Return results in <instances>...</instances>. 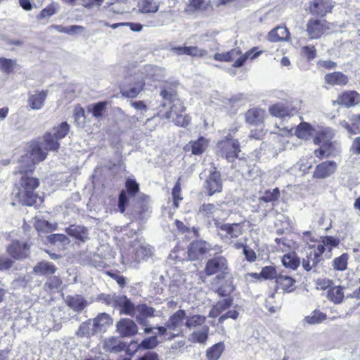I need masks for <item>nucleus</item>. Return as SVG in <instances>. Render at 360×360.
I'll return each instance as SVG.
<instances>
[{
    "instance_id": "12",
    "label": "nucleus",
    "mask_w": 360,
    "mask_h": 360,
    "mask_svg": "<svg viewBox=\"0 0 360 360\" xmlns=\"http://www.w3.org/2000/svg\"><path fill=\"white\" fill-rule=\"evenodd\" d=\"M335 6L333 0H313L309 4V11L313 15L323 18L332 13Z\"/></svg>"
},
{
    "instance_id": "29",
    "label": "nucleus",
    "mask_w": 360,
    "mask_h": 360,
    "mask_svg": "<svg viewBox=\"0 0 360 360\" xmlns=\"http://www.w3.org/2000/svg\"><path fill=\"white\" fill-rule=\"evenodd\" d=\"M66 304L75 311H82L87 305L86 300L80 295H68L65 300Z\"/></svg>"
},
{
    "instance_id": "3",
    "label": "nucleus",
    "mask_w": 360,
    "mask_h": 360,
    "mask_svg": "<svg viewBox=\"0 0 360 360\" xmlns=\"http://www.w3.org/2000/svg\"><path fill=\"white\" fill-rule=\"evenodd\" d=\"M32 173L31 172L17 173L16 169L13 172L14 174H20L21 177L13 190V200L15 201L13 205L18 203L31 207L37 203L39 195L35 190L39 186L40 182L38 178L29 176Z\"/></svg>"
},
{
    "instance_id": "35",
    "label": "nucleus",
    "mask_w": 360,
    "mask_h": 360,
    "mask_svg": "<svg viewBox=\"0 0 360 360\" xmlns=\"http://www.w3.org/2000/svg\"><path fill=\"white\" fill-rule=\"evenodd\" d=\"M18 66L16 60L0 57V72L3 74L9 75L15 73Z\"/></svg>"
},
{
    "instance_id": "17",
    "label": "nucleus",
    "mask_w": 360,
    "mask_h": 360,
    "mask_svg": "<svg viewBox=\"0 0 360 360\" xmlns=\"http://www.w3.org/2000/svg\"><path fill=\"white\" fill-rule=\"evenodd\" d=\"M116 326L118 333L122 337H131L138 333L136 324L129 319H121L117 323Z\"/></svg>"
},
{
    "instance_id": "7",
    "label": "nucleus",
    "mask_w": 360,
    "mask_h": 360,
    "mask_svg": "<svg viewBox=\"0 0 360 360\" xmlns=\"http://www.w3.org/2000/svg\"><path fill=\"white\" fill-rule=\"evenodd\" d=\"M216 148L217 155L229 162H233L238 159L241 152L240 143L238 139L231 141L227 139H221L217 141Z\"/></svg>"
},
{
    "instance_id": "8",
    "label": "nucleus",
    "mask_w": 360,
    "mask_h": 360,
    "mask_svg": "<svg viewBox=\"0 0 360 360\" xmlns=\"http://www.w3.org/2000/svg\"><path fill=\"white\" fill-rule=\"evenodd\" d=\"M331 23L324 18H311L306 24L305 32L309 39H319L329 34Z\"/></svg>"
},
{
    "instance_id": "6",
    "label": "nucleus",
    "mask_w": 360,
    "mask_h": 360,
    "mask_svg": "<svg viewBox=\"0 0 360 360\" xmlns=\"http://www.w3.org/2000/svg\"><path fill=\"white\" fill-rule=\"evenodd\" d=\"M125 189L118 195L117 207L120 213L124 214L129 205V199L136 197L140 192L139 184L131 178H127L124 183Z\"/></svg>"
},
{
    "instance_id": "47",
    "label": "nucleus",
    "mask_w": 360,
    "mask_h": 360,
    "mask_svg": "<svg viewBox=\"0 0 360 360\" xmlns=\"http://www.w3.org/2000/svg\"><path fill=\"white\" fill-rule=\"evenodd\" d=\"M327 319V316L325 313L320 311L318 309H315L312 311L311 314L304 317V321L308 324H317L325 321Z\"/></svg>"
},
{
    "instance_id": "21",
    "label": "nucleus",
    "mask_w": 360,
    "mask_h": 360,
    "mask_svg": "<svg viewBox=\"0 0 360 360\" xmlns=\"http://www.w3.org/2000/svg\"><path fill=\"white\" fill-rule=\"evenodd\" d=\"M136 311L138 313L136 316V321L141 326H146L147 319L155 316V309L148 306L146 304H139L136 305Z\"/></svg>"
},
{
    "instance_id": "42",
    "label": "nucleus",
    "mask_w": 360,
    "mask_h": 360,
    "mask_svg": "<svg viewBox=\"0 0 360 360\" xmlns=\"http://www.w3.org/2000/svg\"><path fill=\"white\" fill-rule=\"evenodd\" d=\"M107 105V101H99L89 106L87 110L91 112L94 117L100 118L105 113Z\"/></svg>"
},
{
    "instance_id": "27",
    "label": "nucleus",
    "mask_w": 360,
    "mask_h": 360,
    "mask_svg": "<svg viewBox=\"0 0 360 360\" xmlns=\"http://www.w3.org/2000/svg\"><path fill=\"white\" fill-rule=\"evenodd\" d=\"M233 304V299L228 297L216 302L209 311L208 316L210 318H216L219 316L223 311L228 309Z\"/></svg>"
},
{
    "instance_id": "16",
    "label": "nucleus",
    "mask_w": 360,
    "mask_h": 360,
    "mask_svg": "<svg viewBox=\"0 0 360 360\" xmlns=\"http://www.w3.org/2000/svg\"><path fill=\"white\" fill-rule=\"evenodd\" d=\"M337 164L333 160H326L316 165L314 172L313 178L326 179L335 172Z\"/></svg>"
},
{
    "instance_id": "44",
    "label": "nucleus",
    "mask_w": 360,
    "mask_h": 360,
    "mask_svg": "<svg viewBox=\"0 0 360 360\" xmlns=\"http://www.w3.org/2000/svg\"><path fill=\"white\" fill-rule=\"evenodd\" d=\"M46 97L45 91H40L39 94L32 95L28 99L30 108L34 110L40 109Z\"/></svg>"
},
{
    "instance_id": "62",
    "label": "nucleus",
    "mask_w": 360,
    "mask_h": 360,
    "mask_svg": "<svg viewBox=\"0 0 360 360\" xmlns=\"http://www.w3.org/2000/svg\"><path fill=\"white\" fill-rule=\"evenodd\" d=\"M321 242L324 247L328 248L330 250L333 248L337 247L339 245L340 240L330 236H326L322 238Z\"/></svg>"
},
{
    "instance_id": "61",
    "label": "nucleus",
    "mask_w": 360,
    "mask_h": 360,
    "mask_svg": "<svg viewBox=\"0 0 360 360\" xmlns=\"http://www.w3.org/2000/svg\"><path fill=\"white\" fill-rule=\"evenodd\" d=\"M326 251V248L321 242V240L318 243L316 248L314 251H311V255H314V259H315V263H319L322 259V255Z\"/></svg>"
},
{
    "instance_id": "23",
    "label": "nucleus",
    "mask_w": 360,
    "mask_h": 360,
    "mask_svg": "<svg viewBox=\"0 0 360 360\" xmlns=\"http://www.w3.org/2000/svg\"><path fill=\"white\" fill-rule=\"evenodd\" d=\"M172 51L176 54L191 56L192 57H203L206 54V51L203 49H200L197 46H174L172 48Z\"/></svg>"
},
{
    "instance_id": "24",
    "label": "nucleus",
    "mask_w": 360,
    "mask_h": 360,
    "mask_svg": "<svg viewBox=\"0 0 360 360\" xmlns=\"http://www.w3.org/2000/svg\"><path fill=\"white\" fill-rule=\"evenodd\" d=\"M360 103V94L357 91H344L338 98V103L347 108Z\"/></svg>"
},
{
    "instance_id": "32",
    "label": "nucleus",
    "mask_w": 360,
    "mask_h": 360,
    "mask_svg": "<svg viewBox=\"0 0 360 360\" xmlns=\"http://www.w3.org/2000/svg\"><path fill=\"white\" fill-rule=\"evenodd\" d=\"M116 304L120 307V314L133 316L136 311V306L127 298V296H123L116 301Z\"/></svg>"
},
{
    "instance_id": "10",
    "label": "nucleus",
    "mask_w": 360,
    "mask_h": 360,
    "mask_svg": "<svg viewBox=\"0 0 360 360\" xmlns=\"http://www.w3.org/2000/svg\"><path fill=\"white\" fill-rule=\"evenodd\" d=\"M203 186L205 194L208 197L222 192L223 180L221 174L214 165H212V169L210 172L209 175L205 180Z\"/></svg>"
},
{
    "instance_id": "57",
    "label": "nucleus",
    "mask_w": 360,
    "mask_h": 360,
    "mask_svg": "<svg viewBox=\"0 0 360 360\" xmlns=\"http://www.w3.org/2000/svg\"><path fill=\"white\" fill-rule=\"evenodd\" d=\"M216 210L213 203H204L199 207L198 213L203 217L210 218L213 217Z\"/></svg>"
},
{
    "instance_id": "14",
    "label": "nucleus",
    "mask_w": 360,
    "mask_h": 360,
    "mask_svg": "<svg viewBox=\"0 0 360 360\" xmlns=\"http://www.w3.org/2000/svg\"><path fill=\"white\" fill-rule=\"evenodd\" d=\"M160 341H159L158 335H152L144 338L140 343L137 341L132 340L129 345V347L127 349V352L131 355H133L136 352L139 350H149L156 348Z\"/></svg>"
},
{
    "instance_id": "34",
    "label": "nucleus",
    "mask_w": 360,
    "mask_h": 360,
    "mask_svg": "<svg viewBox=\"0 0 360 360\" xmlns=\"http://www.w3.org/2000/svg\"><path fill=\"white\" fill-rule=\"evenodd\" d=\"M292 110L283 103H275L269 106V113L276 117L283 118L291 115Z\"/></svg>"
},
{
    "instance_id": "53",
    "label": "nucleus",
    "mask_w": 360,
    "mask_h": 360,
    "mask_svg": "<svg viewBox=\"0 0 360 360\" xmlns=\"http://www.w3.org/2000/svg\"><path fill=\"white\" fill-rule=\"evenodd\" d=\"M38 232L49 233L56 229V224H52L46 220H39L35 224Z\"/></svg>"
},
{
    "instance_id": "51",
    "label": "nucleus",
    "mask_w": 360,
    "mask_h": 360,
    "mask_svg": "<svg viewBox=\"0 0 360 360\" xmlns=\"http://www.w3.org/2000/svg\"><path fill=\"white\" fill-rule=\"evenodd\" d=\"M44 142L46 144V150L57 151L60 147L58 139H56L54 135L50 132H47L44 136Z\"/></svg>"
},
{
    "instance_id": "25",
    "label": "nucleus",
    "mask_w": 360,
    "mask_h": 360,
    "mask_svg": "<svg viewBox=\"0 0 360 360\" xmlns=\"http://www.w3.org/2000/svg\"><path fill=\"white\" fill-rule=\"evenodd\" d=\"M94 330L98 332L105 331L112 324V319L106 313H101L93 319Z\"/></svg>"
},
{
    "instance_id": "50",
    "label": "nucleus",
    "mask_w": 360,
    "mask_h": 360,
    "mask_svg": "<svg viewBox=\"0 0 360 360\" xmlns=\"http://www.w3.org/2000/svg\"><path fill=\"white\" fill-rule=\"evenodd\" d=\"M349 255L343 253L340 256L335 257L333 261V267L336 271H345L347 269Z\"/></svg>"
},
{
    "instance_id": "36",
    "label": "nucleus",
    "mask_w": 360,
    "mask_h": 360,
    "mask_svg": "<svg viewBox=\"0 0 360 360\" xmlns=\"http://www.w3.org/2000/svg\"><path fill=\"white\" fill-rule=\"evenodd\" d=\"M314 129L312 126L306 122H301L295 129V135L303 140H309L312 136Z\"/></svg>"
},
{
    "instance_id": "63",
    "label": "nucleus",
    "mask_w": 360,
    "mask_h": 360,
    "mask_svg": "<svg viewBox=\"0 0 360 360\" xmlns=\"http://www.w3.org/2000/svg\"><path fill=\"white\" fill-rule=\"evenodd\" d=\"M257 128L255 129H252L250 131L249 137L250 139H256V140H261L262 139L265 134V130H264V125H259L257 126Z\"/></svg>"
},
{
    "instance_id": "64",
    "label": "nucleus",
    "mask_w": 360,
    "mask_h": 360,
    "mask_svg": "<svg viewBox=\"0 0 360 360\" xmlns=\"http://www.w3.org/2000/svg\"><path fill=\"white\" fill-rule=\"evenodd\" d=\"M319 263H315V259H314V255H311V252H310L306 257L302 259V266L303 268L309 271L314 266H316Z\"/></svg>"
},
{
    "instance_id": "30",
    "label": "nucleus",
    "mask_w": 360,
    "mask_h": 360,
    "mask_svg": "<svg viewBox=\"0 0 360 360\" xmlns=\"http://www.w3.org/2000/svg\"><path fill=\"white\" fill-rule=\"evenodd\" d=\"M281 262L284 267L290 270H296L300 265V259L295 252L284 254L281 257Z\"/></svg>"
},
{
    "instance_id": "41",
    "label": "nucleus",
    "mask_w": 360,
    "mask_h": 360,
    "mask_svg": "<svg viewBox=\"0 0 360 360\" xmlns=\"http://www.w3.org/2000/svg\"><path fill=\"white\" fill-rule=\"evenodd\" d=\"M206 321V317L200 314H194L186 317L185 326L187 328L191 329L203 325Z\"/></svg>"
},
{
    "instance_id": "43",
    "label": "nucleus",
    "mask_w": 360,
    "mask_h": 360,
    "mask_svg": "<svg viewBox=\"0 0 360 360\" xmlns=\"http://www.w3.org/2000/svg\"><path fill=\"white\" fill-rule=\"evenodd\" d=\"M63 283L61 278L58 276L51 275L44 285V288L47 292L57 290Z\"/></svg>"
},
{
    "instance_id": "13",
    "label": "nucleus",
    "mask_w": 360,
    "mask_h": 360,
    "mask_svg": "<svg viewBox=\"0 0 360 360\" xmlns=\"http://www.w3.org/2000/svg\"><path fill=\"white\" fill-rule=\"evenodd\" d=\"M212 250V246L203 240H194L188 246V257L191 261H196L200 257L207 254Z\"/></svg>"
},
{
    "instance_id": "46",
    "label": "nucleus",
    "mask_w": 360,
    "mask_h": 360,
    "mask_svg": "<svg viewBox=\"0 0 360 360\" xmlns=\"http://www.w3.org/2000/svg\"><path fill=\"white\" fill-rule=\"evenodd\" d=\"M181 178L179 177L172 190L173 207L174 208H178L179 207L180 202L183 200V197L181 196Z\"/></svg>"
},
{
    "instance_id": "2",
    "label": "nucleus",
    "mask_w": 360,
    "mask_h": 360,
    "mask_svg": "<svg viewBox=\"0 0 360 360\" xmlns=\"http://www.w3.org/2000/svg\"><path fill=\"white\" fill-rule=\"evenodd\" d=\"M162 103L158 110L157 116L161 120L172 119L179 127H187L191 120L186 112V108L179 98L176 91H160Z\"/></svg>"
},
{
    "instance_id": "22",
    "label": "nucleus",
    "mask_w": 360,
    "mask_h": 360,
    "mask_svg": "<svg viewBox=\"0 0 360 360\" xmlns=\"http://www.w3.org/2000/svg\"><path fill=\"white\" fill-rule=\"evenodd\" d=\"M57 271L56 265L47 261L38 262L33 268V272L39 276H49L53 275Z\"/></svg>"
},
{
    "instance_id": "49",
    "label": "nucleus",
    "mask_w": 360,
    "mask_h": 360,
    "mask_svg": "<svg viewBox=\"0 0 360 360\" xmlns=\"http://www.w3.org/2000/svg\"><path fill=\"white\" fill-rule=\"evenodd\" d=\"M281 196V192L278 188H275L272 191L268 189L264 193V195L260 197V201L264 202H274L277 201Z\"/></svg>"
},
{
    "instance_id": "5",
    "label": "nucleus",
    "mask_w": 360,
    "mask_h": 360,
    "mask_svg": "<svg viewBox=\"0 0 360 360\" xmlns=\"http://www.w3.org/2000/svg\"><path fill=\"white\" fill-rule=\"evenodd\" d=\"M47 156V151L41 146L36 142L30 145L28 154L22 155L16 168V172L23 173L26 172H34L35 165L43 161Z\"/></svg>"
},
{
    "instance_id": "40",
    "label": "nucleus",
    "mask_w": 360,
    "mask_h": 360,
    "mask_svg": "<svg viewBox=\"0 0 360 360\" xmlns=\"http://www.w3.org/2000/svg\"><path fill=\"white\" fill-rule=\"evenodd\" d=\"M91 319L87 320L82 323L77 331V335L81 338L83 337H91L94 335L97 332L94 330V326L91 327Z\"/></svg>"
},
{
    "instance_id": "20",
    "label": "nucleus",
    "mask_w": 360,
    "mask_h": 360,
    "mask_svg": "<svg viewBox=\"0 0 360 360\" xmlns=\"http://www.w3.org/2000/svg\"><path fill=\"white\" fill-rule=\"evenodd\" d=\"M324 82L330 86H345L349 82V77L342 72L335 71L324 76Z\"/></svg>"
},
{
    "instance_id": "19",
    "label": "nucleus",
    "mask_w": 360,
    "mask_h": 360,
    "mask_svg": "<svg viewBox=\"0 0 360 360\" xmlns=\"http://www.w3.org/2000/svg\"><path fill=\"white\" fill-rule=\"evenodd\" d=\"M276 288L285 292H291L295 288L296 281L292 276L279 274L275 280Z\"/></svg>"
},
{
    "instance_id": "4",
    "label": "nucleus",
    "mask_w": 360,
    "mask_h": 360,
    "mask_svg": "<svg viewBox=\"0 0 360 360\" xmlns=\"http://www.w3.org/2000/svg\"><path fill=\"white\" fill-rule=\"evenodd\" d=\"M186 317V314L185 310L179 309L169 316L168 321L166 322L165 326L146 327L143 329L144 333H151L153 329H156L158 330V335L160 337L163 336L165 337V340H172L176 337L180 335L181 332L172 333L168 332V330H176V329L180 328L182 326Z\"/></svg>"
},
{
    "instance_id": "26",
    "label": "nucleus",
    "mask_w": 360,
    "mask_h": 360,
    "mask_svg": "<svg viewBox=\"0 0 360 360\" xmlns=\"http://www.w3.org/2000/svg\"><path fill=\"white\" fill-rule=\"evenodd\" d=\"M66 231L69 236L80 242L84 243L89 239L88 229L84 226L70 225Z\"/></svg>"
},
{
    "instance_id": "28",
    "label": "nucleus",
    "mask_w": 360,
    "mask_h": 360,
    "mask_svg": "<svg viewBox=\"0 0 360 360\" xmlns=\"http://www.w3.org/2000/svg\"><path fill=\"white\" fill-rule=\"evenodd\" d=\"M344 290L345 287L342 285H334L333 284V286L327 290L326 297L330 302L335 304H340L343 302L345 298Z\"/></svg>"
},
{
    "instance_id": "37",
    "label": "nucleus",
    "mask_w": 360,
    "mask_h": 360,
    "mask_svg": "<svg viewBox=\"0 0 360 360\" xmlns=\"http://www.w3.org/2000/svg\"><path fill=\"white\" fill-rule=\"evenodd\" d=\"M350 120L352 124H349L346 121H342L340 123L341 126L352 135L360 133V113L353 115L350 118Z\"/></svg>"
},
{
    "instance_id": "52",
    "label": "nucleus",
    "mask_w": 360,
    "mask_h": 360,
    "mask_svg": "<svg viewBox=\"0 0 360 360\" xmlns=\"http://www.w3.org/2000/svg\"><path fill=\"white\" fill-rule=\"evenodd\" d=\"M139 8L142 13H148L157 12L159 6L153 0H141Z\"/></svg>"
},
{
    "instance_id": "60",
    "label": "nucleus",
    "mask_w": 360,
    "mask_h": 360,
    "mask_svg": "<svg viewBox=\"0 0 360 360\" xmlns=\"http://www.w3.org/2000/svg\"><path fill=\"white\" fill-rule=\"evenodd\" d=\"M56 12V8L53 4H49L46 8L42 9L41 12L37 15V20H43L49 18Z\"/></svg>"
},
{
    "instance_id": "45",
    "label": "nucleus",
    "mask_w": 360,
    "mask_h": 360,
    "mask_svg": "<svg viewBox=\"0 0 360 360\" xmlns=\"http://www.w3.org/2000/svg\"><path fill=\"white\" fill-rule=\"evenodd\" d=\"M188 6L192 11H206L212 8L210 0H190Z\"/></svg>"
},
{
    "instance_id": "15",
    "label": "nucleus",
    "mask_w": 360,
    "mask_h": 360,
    "mask_svg": "<svg viewBox=\"0 0 360 360\" xmlns=\"http://www.w3.org/2000/svg\"><path fill=\"white\" fill-rule=\"evenodd\" d=\"M265 117V110L258 107L250 108L245 113V122L252 126L264 125Z\"/></svg>"
},
{
    "instance_id": "1",
    "label": "nucleus",
    "mask_w": 360,
    "mask_h": 360,
    "mask_svg": "<svg viewBox=\"0 0 360 360\" xmlns=\"http://www.w3.org/2000/svg\"><path fill=\"white\" fill-rule=\"evenodd\" d=\"M204 273L207 276L216 275L213 283L219 285L216 290L219 297H225L234 290L233 277L225 257L219 255L209 259L206 262Z\"/></svg>"
},
{
    "instance_id": "33",
    "label": "nucleus",
    "mask_w": 360,
    "mask_h": 360,
    "mask_svg": "<svg viewBox=\"0 0 360 360\" xmlns=\"http://www.w3.org/2000/svg\"><path fill=\"white\" fill-rule=\"evenodd\" d=\"M333 137V133L331 129L328 128H323L316 132L313 141L315 144L319 145L323 143L324 145H331L330 140Z\"/></svg>"
},
{
    "instance_id": "9",
    "label": "nucleus",
    "mask_w": 360,
    "mask_h": 360,
    "mask_svg": "<svg viewBox=\"0 0 360 360\" xmlns=\"http://www.w3.org/2000/svg\"><path fill=\"white\" fill-rule=\"evenodd\" d=\"M214 224L220 238L224 242H233L243 233L244 222L223 224L214 219Z\"/></svg>"
},
{
    "instance_id": "59",
    "label": "nucleus",
    "mask_w": 360,
    "mask_h": 360,
    "mask_svg": "<svg viewBox=\"0 0 360 360\" xmlns=\"http://www.w3.org/2000/svg\"><path fill=\"white\" fill-rule=\"evenodd\" d=\"M54 130V136L56 139H62L66 136L70 130V126L66 122H62L59 126L55 127Z\"/></svg>"
},
{
    "instance_id": "31",
    "label": "nucleus",
    "mask_w": 360,
    "mask_h": 360,
    "mask_svg": "<svg viewBox=\"0 0 360 360\" xmlns=\"http://www.w3.org/2000/svg\"><path fill=\"white\" fill-rule=\"evenodd\" d=\"M125 343L115 337L106 338L103 342V349L108 352H119L125 349Z\"/></svg>"
},
{
    "instance_id": "11",
    "label": "nucleus",
    "mask_w": 360,
    "mask_h": 360,
    "mask_svg": "<svg viewBox=\"0 0 360 360\" xmlns=\"http://www.w3.org/2000/svg\"><path fill=\"white\" fill-rule=\"evenodd\" d=\"M31 245L32 243L28 242L12 240L6 247V252L15 260H22L30 256Z\"/></svg>"
},
{
    "instance_id": "55",
    "label": "nucleus",
    "mask_w": 360,
    "mask_h": 360,
    "mask_svg": "<svg viewBox=\"0 0 360 360\" xmlns=\"http://www.w3.org/2000/svg\"><path fill=\"white\" fill-rule=\"evenodd\" d=\"M209 327L204 326L201 330L195 331L192 333L193 340L198 343H205L208 338Z\"/></svg>"
},
{
    "instance_id": "56",
    "label": "nucleus",
    "mask_w": 360,
    "mask_h": 360,
    "mask_svg": "<svg viewBox=\"0 0 360 360\" xmlns=\"http://www.w3.org/2000/svg\"><path fill=\"white\" fill-rule=\"evenodd\" d=\"M235 247L238 249L240 248H243V254H244L245 259L248 262H253L256 260V259H257L256 253L249 246H248L246 245H243L241 243H236Z\"/></svg>"
},
{
    "instance_id": "39",
    "label": "nucleus",
    "mask_w": 360,
    "mask_h": 360,
    "mask_svg": "<svg viewBox=\"0 0 360 360\" xmlns=\"http://www.w3.org/2000/svg\"><path fill=\"white\" fill-rule=\"evenodd\" d=\"M224 351V344L219 342L209 347L206 352L207 360H218Z\"/></svg>"
},
{
    "instance_id": "58",
    "label": "nucleus",
    "mask_w": 360,
    "mask_h": 360,
    "mask_svg": "<svg viewBox=\"0 0 360 360\" xmlns=\"http://www.w3.org/2000/svg\"><path fill=\"white\" fill-rule=\"evenodd\" d=\"M301 54L307 60L311 61L316 58L317 51L314 45L304 46L301 48Z\"/></svg>"
},
{
    "instance_id": "38",
    "label": "nucleus",
    "mask_w": 360,
    "mask_h": 360,
    "mask_svg": "<svg viewBox=\"0 0 360 360\" xmlns=\"http://www.w3.org/2000/svg\"><path fill=\"white\" fill-rule=\"evenodd\" d=\"M242 52L240 49H232L224 53H216L214 55V59L219 62H231L235 58L241 55Z\"/></svg>"
},
{
    "instance_id": "18",
    "label": "nucleus",
    "mask_w": 360,
    "mask_h": 360,
    "mask_svg": "<svg viewBox=\"0 0 360 360\" xmlns=\"http://www.w3.org/2000/svg\"><path fill=\"white\" fill-rule=\"evenodd\" d=\"M267 39L271 42L288 41L290 33L285 25H278L268 33Z\"/></svg>"
},
{
    "instance_id": "54",
    "label": "nucleus",
    "mask_w": 360,
    "mask_h": 360,
    "mask_svg": "<svg viewBox=\"0 0 360 360\" xmlns=\"http://www.w3.org/2000/svg\"><path fill=\"white\" fill-rule=\"evenodd\" d=\"M278 275L276 267L272 265L262 267L260 271V276H262L264 280H276Z\"/></svg>"
},
{
    "instance_id": "48",
    "label": "nucleus",
    "mask_w": 360,
    "mask_h": 360,
    "mask_svg": "<svg viewBox=\"0 0 360 360\" xmlns=\"http://www.w3.org/2000/svg\"><path fill=\"white\" fill-rule=\"evenodd\" d=\"M207 146V140L202 136L199 137L197 140L191 142L192 153L201 155L205 150Z\"/></svg>"
}]
</instances>
